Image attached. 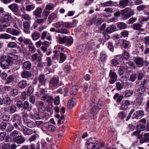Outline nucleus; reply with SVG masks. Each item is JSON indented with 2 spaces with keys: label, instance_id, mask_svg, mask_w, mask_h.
Returning <instances> with one entry per match:
<instances>
[{
  "label": "nucleus",
  "instance_id": "nucleus-25",
  "mask_svg": "<svg viewBox=\"0 0 149 149\" xmlns=\"http://www.w3.org/2000/svg\"><path fill=\"white\" fill-rule=\"evenodd\" d=\"M21 76L23 78H28L31 77V75L29 71L24 70L22 72Z\"/></svg>",
  "mask_w": 149,
  "mask_h": 149
},
{
  "label": "nucleus",
  "instance_id": "nucleus-52",
  "mask_svg": "<svg viewBox=\"0 0 149 149\" xmlns=\"http://www.w3.org/2000/svg\"><path fill=\"white\" fill-rule=\"evenodd\" d=\"M58 32L62 34H67L70 33L69 31L65 28H62L58 31Z\"/></svg>",
  "mask_w": 149,
  "mask_h": 149
},
{
  "label": "nucleus",
  "instance_id": "nucleus-10",
  "mask_svg": "<svg viewBox=\"0 0 149 149\" xmlns=\"http://www.w3.org/2000/svg\"><path fill=\"white\" fill-rule=\"evenodd\" d=\"M53 26L57 28L61 27L67 28V26H68V24L67 22H58L54 24Z\"/></svg>",
  "mask_w": 149,
  "mask_h": 149
},
{
  "label": "nucleus",
  "instance_id": "nucleus-21",
  "mask_svg": "<svg viewBox=\"0 0 149 149\" xmlns=\"http://www.w3.org/2000/svg\"><path fill=\"white\" fill-rule=\"evenodd\" d=\"M116 29V27L114 25H111L107 27L105 31L107 33H110L115 31Z\"/></svg>",
  "mask_w": 149,
  "mask_h": 149
},
{
  "label": "nucleus",
  "instance_id": "nucleus-61",
  "mask_svg": "<svg viewBox=\"0 0 149 149\" xmlns=\"http://www.w3.org/2000/svg\"><path fill=\"white\" fill-rule=\"evenodd\" d=\"M118 116L120 118L123 119L126 117V113L124 112L121 111L118 113Z\"/></svg>",
  "mask_w": 149,
  "mask_h": 149
},
{
  "label": "nucleus",
  "instance_id": "nucleus-62",
  "mask_svg": "<svg viewBox=\"0 0 149 149\" xmlns=\"http://www.w3.org/2000/svg\"><path fill=\"white\" fill-rule=\"evenodd\" d=\"M23 43L25 45H29L32 43V42L30 39L24 38Z\"/></svg>",
  "mask_w": 149,
  "mask_h": 149
},
{
  "label": "nucleus",
  "instance_id": "nucleus-20",
  "mask_svg": "<svg viewBox=\"0 0 149 149\" xmlns=\"http://www.w3.org/2000/svg\"><path fill=\"white\" fill-rule=\"evenodd\" d=\"M89 149H100L99 145L97 143H90L87 146Z\"/></svg>",
  "mask_w": 149,
  "mask_h": 149
},
{
  "label": "nucleus",
  "instance_id": "nucleus-13",
  "mask_svg": "<svg viewBox=\"0 0 149 149\" xmlns=\"http://www.w3.org/2000/svg\"><path fill=\"white\" fill-rule=\"evenodd\" d=\"M22 131L24 135H30L32 134L33 131L31 129L24 126H22Z\"/></svg>",
  "mask_w": 149,
  "mask_h": 149
},
{
  "label": "nucleus",
  "instance_id": "nucleus-32",
  "mask_svg": "<svg viewBox=\"0 0 149 149\" xmlns=\"http://www.w3.org/2000/svg\"><path fill=\"white\" fill-rule=\"evenodd\" d=\"M116 25L120 29H125L127 27V25L123 22H118L116 23Z\"/></svg>",
  "mask_w": 149,
  "mask_h": 149
},
{
  "label": "nucleus",
  "instance_id": "nucleus-34",
  "mask_svg": "<svg viewBox=\"0 0 149 149\" xmlns=\"http://www.w3.org/2000/svg\"><path fill=\"white\" fill-rule=\"evenodd\" d=\"M107 55L104 52H102L100 54V60L102 61H105L107 59Z\"/></svg>",
  "mask_w": 149,
  "mask_h": 149
},
{
  "label": "nucleus",
  "instance_id": "nucleus-46",
  "mask_svg": "<svg viewBox=\"0 0 149 149\" xmlns=\"http://www.w3.org/2000/svg\"><path fill=\"white\" fill-rule=\"evenodd\" d=\"M26 10L27 11L30 12L33 10L35 8V6L33 4L29 5L26 6Z\"/></svg>",
  "mask_w": 149,
  "mask_h": 149
},
{
  "label": "nucleus",
  "instance_id": "nucleus-50",
  "mask_svg": "<svg viewBox=\"0 0 149 149\" xmlns=\"http://www.w3.org/2000/svg\"><path fill=\"white\" fill-rule=\"evenodd\" d=\"M14 77L12 75L9 76L7 78L5 84H6L12 82L14 81Z\"/></svg>",
  "mask_w": 149,
  "mask_h": 149
},
{
  "label": "nucleus",
  "instance_id": "nucleus-30",
  "mask_svg": "<svg viewBox=\"0 0 149 149\" xmlns=\"http://www.w3.org/2000/svg\"><path fill=\"white\" fill-rule=\"evenodd\" d=\"M24 124L29 128H31L34 127H36V124L34 122L30 120L26 122Z\"/></svg>",
  "mask_w": 149,
  "mask_h": 149
},
{
  "label": "nucleus",
  "instance_id": "nucleus-54",
  "mask_svg": "<svg viewBox=\"0 0 149 149\" xmlns=\"http://www.w3.org/2000/svg\"><path fill=\"white\" fill-rule=\"evenodd\" d=\"M11 35L6 34L4 33L0 35V38L2 39H9L10 38Z\"/></svg>",
  "mask_w": 149,
  "mask_h": 149
},
{
  "label": "nucleus",
  "instance_id": "nucleus-41",
  "mask_svg": "<svg viewBox=\"0 0 149 149\" xmlns=\"http://www.w3.org/2000/svg\"><path fill=\"white\" fill-rule=\"evenodd\" d=\"M18 57V56L17 55L10 53L9 54V57L8 58L10 60H12V62L13 60L17 59Z\"/></svg>",
  "mask_w": 149,
  "mask_h": 149
},
{
  "label": "nucleus",
  "instance_id": "nucleus-26",
  "mask_svg": "<svg viewBox=\"0 0 149 149\" xmlns=\"http://www.w3.org/2000/svg\"><path fill=\"white\" fill-rule=\"evenodd\" d=\"M38 80L41 85L45 86L46 79H45V76L44 75L42 74L39 76Z\"/></svg>",
  "mask_w": 149,
  "mask_h": 149
},
{
  "label": "nucleus",
  "instance_id": "nucleus-12",
  "mask_svg": "<svg viewBox=\"0 0 149 149\" xmlns=\"http://www.w3.org/2000/svg\"><path fill=\"white\" fill-rule=\"evenodd\" d=\"M145 91L144 84H142L141 85L140 87L136 90L135 93L136 95L139 96L143 93Z\"/></svg>",
  "mask_w": 149,
  "mask_h": 149
},
{
  "label": "nucleus",
  "instance_id": "nucleus-35",
  "mask_svg": "<svg viewBox=\"0 0 149 149\" xmlns=\"http://www.w3.org/2000/svg\"><path fill=\"white\" fill-rule=\"evenodd\" d=\"M67 36H65L59 38L58 40V42L61 44H63L67 42Z\"/></svg>",
  "mask_w": 149,
  "mask_h": 149
},
{
  "label": "nucleus",
  "instance_id": "nucleus-51",
  "mask_svg": "<svg viewBox=\"0 0 149 149\" xmlns=\"http://www.w3.org/2000/svg\"><path fill=\"white\" fill-rule=\"evenodd\" d=\"M50 13L49 11L45 8L42 12V15L43 16L47 17Z\"/></svg>",
  "mask_w": 149,
  "mask_h": 149
},
{
  "label": "nucleus",
  "instance_id": "nucleus-60",
  "mask_svg": "<svg viewBox=\"0 0 149 149\" xmlns=\"http://www.w3.org/2000/svg\"><path fill=\"white\" fill-rule=\"evenodd\" d=\"M10 95L13 96H15L18 94V91L16 89H13L10 92Z\"/></svg>",
  "mask_w": 149,
  "mask_h": 149
},
{
  "label": "nucleus",
  "instance_id": "nucleus-48",
  "mask_svg": "<svg viewBox=\"0 0 149 149\" xmlns=\"http://www.w3.org/2000/svg\"><path fill=\"white\" fill-rule=\"evenodd\" d=\"M142 27V25L139 23L134 24L133 26V29L136 30H140Z\"/></svg>",
  "mask_w": 149,
  "mask_h": 149
},
{
  "label": "nucleus",
  "instance_id": "nucleus-14",
  "mask_svg": "<svg viewBox=\"0 0 149 149\" xmlns=\"http://www.w3.org/2000/svg\"><path fill=\"white\" fill-rule=\"evenodd\" d=\"M144 115V112L143 110H139L136 111L133 114V118H140Z\"/></svg>",
  "mask_w": 149,
  "mask_h": 149
},
{
  "label": "nucleus",
  "instance_id": "nucleus-3",
  "mask_svg": "<svg viewBox=\"0 0 149 149\" xmlns=\"http://www.w3.org/2000/svg\"><path fill=\"white\" fill-rule=\"evenodd\" d=\"M12 16L11 13H6L4 16L3 18L1 19V21L2 22H6L8 23L9 24H4L1 26V28L7 27L10 26V22L12 21Z\"/></svg>",
  "mask_w": 149,
  "mask_h": 149
},
{
  "label": "nucleus",
  "instance_id": "nucleus-45",
  "mask_svg": "<svg viewBox=\"0 0 149 149\" xmlns=\"http://www.w3.org/2000/svg\"><path fill=\"white\" fill-rule=\"evenodd\" d=\"M21 118L20 116L17 114H15L13 116V121H16L17 122V123H20L21 121Z\"/></svg>",
  "mask_w": 149,
  "mask_h": 149
},
{
  "label": "nucleus",
  "instance_id": "nucleus-29",
  "mask_svg": "<svg viewBox=\"0 0 149 149\" xmlns=\"http://www.w3.org/2000/svg\"><path fill=\"white\" fill-rule=\"evenodd\" d=\"M23 108L25 109H28L29 111H30L32 109V106H30L29 102L27 101H25L24 102L23 104Z\"/></svg>",
  "mask_w": 149,
  "mask_h": 149
},
{
  "label": "nucleus",
  "instance_id": "nucleus-1",
  "mask_svg": "<svg viewBox=\"0 0 149 149\" xmlns=\"http://www.w3.org/2000/svg\"><path fill=\"white\" fill-rule=\"evenodd\" d=\"M103 104L102 101L100 100H99L97 104L93 102H92L91 104L92 109L91 112L93 117L96 116L98 110L101 109V107L103 106Z\"/></svg>",
  "mask_w": 149,
  "mask_h": 149
},
{
  "label": "nucleus",
  "instance_id": "nucleus-15",
  "mask_svg": "<svg viewBox=\"0 0 149 149\" xmlns=\"http://www.w3.org/2000/svg\"><path fill=\"white\" fill-rule=\"evenodd\" d=\"M57 18V14L54 13H52L49 15L48 18V21L50 23L54 20H56Z\"/></svg>",
  "mask_w": 149,
  "mask_h": 149
},
{
  "label": "nucleus",
  "instance_id": "nucleus-63",
  "mask_svg": "<svg viewBox=\"0 0 149 149\" xmlns=\"http://www.w3.org/2000/svg\"><path fill=\"white\" fill-rule=\"evenodd\" d=\"M122 55L125 59L126 60H128L130 57L129 53L125 51L123 52Z\"/></svg>",
  "mask_w": 149,
  "mask_h": 149
},
{
  "label": "nucleus",
  "instance_id": "nucleus-7",
  "mask_svg": "<svg viewBox=\"0 0 149 149\" xmlns=\"http://www.w3.org/2000/svg\"><path fill=\"white\" fill-rule=\"evenodd\" d=\"M110 79L109 82L111 84L114 83L117 79V75L115 72L111 70L109 74Z\"/></svg>",
  "mask_w": 149,
  "mask_h": 149
},
{
  "label": "nucleus",
  "instance_id": "nucleus-64",
  "mask_svg": "<svg viewBox=\"0 0 149 149\" xmlns=\"http://www.w3.org/2000/svg\"><path fill=\"white\" fill-rule=\"evenodd\" d=\"M53 105L52 104H48L46 107V109L48 112H50L51 111Z\"/></svg>",
  "mask_w": 149,
  "mask_h": 149
},
{
  "label": "nucleus",
  "instance_id": "nucleus-19",
  "mask_svg": "<svg viewBox=\"0 0 149 149\" xmlns=\"http://www.w3.org/2000/svg\"><path fill=\"white\" fill-rule=\"evenodd\" d=\"M13 27L15 28L18 29L22 28V22L20 19L16 20L14 23Z\"/></svg>",
  "mask_w": 149,
  "mask_h": 149
},
{
  "label": "nucleus",
  "instance_id": "nucleus-4",
  "mask_svg": "<svg viewBox=\"0 0 149 149\" xmlns=\"http://www.w3.org/2000/svg\"><path fill=\"white\" fill-rule=\"evenodd\" d=\"M121 14L123 19H126L133 15L134 13L132 10L129 8H127L122 10Z\"/></svg>",
  "mask_w": 149,
  "mask_h": 149
},
{
  "label": "nucleus",
  "instance_id": "nucleus-28",
  "mask_svg": "<svg viewBox=\"0 0 149 149\" xmlns=\"http://www.w3.org/2000/svg\"><path fill=\"white\" fill-rule=\"evenodd\" d=\"M8 8L12 10L17 12L18 10V7L15 3H13L8 6Z\"/></svg>",
  "mask_w": 149,
  "mask_h": 149
},
{
  "label": "nucleus",
  "instance_id": "nucleus-57",
  "mask_svg": "<svg viewBox=\"0 0 149 149\" xmlns=\"http://www.w3.org/2000/svg\"><path fill=\"white\" fill-rule=\"evenodd\" d=\"M114 58L118 62H119V63L120 62H122L123 60V58L121 55H118L115 56Z\"/></svg>",
  "mask_w": 149,
  "mask_h": 149
},
{
  "label": "nucleus",
  "instance_id": "nucleus-6",
  "mask_svg": "<svg viewBox=\"0 0 149 149\" xmlns=\"http://www.w3.org/2000/svg\"><path fill=\"white\" fill-rule=\"evenodd\" d=\"M136 63L140 66H147L148 65V62L146 61H144V58L140 57L136 58L134 59Z\"/></svg>",
  "mask_w": 149,
  "mask_h": 149
},
{
  "label": "nucleus",
  "instance_id": "nucleus-43",
  "mask_svg": "<svg viewBox=\"0 0 149 149\" xmlns=\"http://www.w3.org/2000/svg\"><path fill=\"white\" fill-rule=\"evenodd\" d=\"M21 30L19 29L17 30L15 29H13V31L11 33V34L15 36H18L19 34L21 33Z\"/></svg>",
  "mask_w": 149,
  "mask_h": 149
},
{
  "label": "nucleus",
  "instance_id": "nucleus-16",
  "mask_svg": "<svg viewBox=\"0 0 149 149\" xmlns=\"http://www.w3.org/2000/svg\"><path fill=\"white\" fill-rule=\"evenodd\" d=\"M41 100H46L47 102H50L53 100L52 96L49 94H45L42 96Z\"/></svg>",
  "mask_w": 149,
  "mask_h": 149
},
{
  "label": "nucleus",
  "instance_id": "nucleus-9",
  "mask_svg": "<svg viewBox=\"0 0 149 149\" xmlns=\"http://www.w3.org/2000/svg\"><path fill=\"white\" fill-rule=\"evenodd\" d=\"M25 141V139L22 135L18 136L13 138V142L19 144L23 143Z\"/></svg>",
  "mask_w": 149,
  "mask_h": 149
},
{
  "label": "nucleus",
  "instance_id": "nucleus-27",
  "mask_svg": "<svg viewBox=\"0 0 149 149\" xmlns=\"http://www.w3.org/2000/svg\"><path fill=\"white\" fill-rule=\"evenodd\" d=\"M131 104L130 102L128 100H126L120 107V109L125 110L127 108L129 105Z\"/></svg>",
  "mask_w": 149,
  "mask_h": 149
},
{
  "label": "nucleus",
  "instance_id": "nucleus-36",
  "mask_svg": "<svg viewBox=\"0 0 149 149\" xmlns=\"http://www.w3.org/2000/svg\"><path fill=\"white\" fill-rule=\"evenodd\" d=\"M27 83L26 81L22 80L19 81L18 84V87L21 88H24L27 86Z\"/></svg>",
  "mask_w": 149,
  "mask_h": 149
},
{
  "label": "nucleus",
  "instance_id": "nucleus-42",
  "mask_svg": "<svg viewBox=\"0 0 149 149\" xmlns=\"http://www.w3.org/2000/svg\"><path fill=\"white\" fill-rule=\"evenodd\" d=\"M142 102V97L139 96L137 97L135 100L134 103L136 105L139 106Z\"/></svg>",
  "mask_w": 149,
  "mask_h": 149
},
{
  "label": "nucleus",
  "instance_id": "nucleus-33",
  "mask_svg": "<svg viewBox=\"0 0 149 149\" xmlns=\"http://www.w3.org/2000/svg\"><path fill=\"white\" fill-rule=\"evenodd\" d=\"M78 88L77 86H73L71 88L70 91V94L71 95H75L77 94Z\"/></svg>",
  "mask_w": 149,
  "mask_h": 149
},
{
  "label": "nucleus",
  "instance_id": "nucleus-55",
  "mask_svg": "<svg viewBox=\"0 0 149 149\" xmlns=\"http://www.w3.org/2000/svg\"><path fill=\"white\" fill-rule=\"evenodd\" d=\"M118 67H119L118 71V74L119 75H122L124 73L125 70L124 67L123 66H120Z\"/></svg>",
  "mask_w": 149,
  "mask_h": 149
},
{
  "label": "nucleus",
  "instance_id": "nucleus-37",
  "mask_svg": "<svg viewBox=\"0 0 149 149\" xmlns=\"http://www.w3.org/2000/svg\"><path fill=\"white\" fill-rule=\"evenodd\" d=\"M31 67V64L30 62L26 61L23 63V67L24 69L29 70Z\"/></svg>",
  "mask_w": 149,
  "mask_h": 149
},
{
  "label": "nucleus",
  "instance_id": "nucleus-47",
  "mask_svg": "<svg viewBox=\"0 0 149 149\" xmlns=\"http://www.w3.org/2000/svg\"><path fill=\"white\" fill-rule=\"evenodd\" d=\"M23 120L24 123L30 120L28 118V115L26 113H23Z\"/></svg>",
  "mask_w": 149,
  "mask_h": 149
},
{
  "label": "nucleus",
  "instance_id": "nucleus-22",
  "mask_svg": "<svg viewBox=\"0 0 149 149\" xmlns=\"http://www.w3.org/2000/svg\"><path fill=\"white\" fill-rule=\"evenodd\" d=\"M31 36L32 40H33L35 41L40 38V34L38 32L35 31L31 34Z\"/></svg>",
  "mask_w": 149,
  "mask_h": 149
},
{
  "label": "nucleus",
  "instance_id": "nucleus-18",
  "mask_svg": "<svg viewBox=\"0 0 149 149\" xmlns=\"http://www.w3.org/2000/svg\"><path fill=\"white\" fill-rule=\"evenodd\" d=\"M42 9L40 7H38L36 10L33 12V15L36 17H41V13Z\"/></svg>",
  "mask_w": 149,
  "mask_h": 149
},
{
  "label": "nucleus",
  "instance_id": "nucleus-2",
  "mask_svg": "<svg viewBox=\"0 0 149 149\" xmlns=\"http://www.w3.org/2000/svg\"><path fill=\"white\" fill-rule=\"evenodd\" d=\"M0 60L1 67L3 69L8 68L10 64L12 62V60H10L8 58H7L6 55H4L1 56Z\"/></svg>",
  "mask_w": 149,
  "mask_h": 149
},
{
  "label": "nucleus",
  "instance_id": "nucleus-8",
  "mask_svg": "<svg viewBox=\"0 0 149 149\" xmlns=\"http://www.w3.org/2000/svg\"><path fill=\"white\" fill-rule=\"evenodd\" d=\"M30 21H24L23 22L24 31L26 33H30V28L31 26Z\"/></svg>",
  "mask_w": 149,
  "mask_h": 149
},
{
  "label": "nucleus",
  "instance_id": "nucleus-17",
  "mask_svg": "<svg viewBox=\"0 0 149 149\" xmlns=\"http://www.w3.org/2000/svg\"><path fill=\"white\" fill-rule=\"evenodd\" d=\"M76 103V100L75 98H72L70 99L68 103V107L69 109H71Z\"/></svg>",
  "mask_w": 149,
  "mask_h": 149
},
{
  "label": "nucleus",
  "instance_id": "nucleus-38",
  "mask_svg": "<svg viewBox=\"0 0 149 149\" xmlns=\"http://www.w3.org/2000/svg\"><path fill=\"white\" fill-rule=\"evenodd\" d=\"M60 60L59 63H62L64 62L66 58V55L63 53H61L59 55Z\"/></svg>",
  "mask_w": 149,
  "mask_h": 149
},
{
  "label": "nucleus",
  "instance_id": "nucleus-23",
  "mask_svg": "<svg viewBox=\"0 0 149 149\" xmlns=\"http://www.w3.org/2000/svg\"><path fill=\"white\" fill-rule=\"evenodd\" d=\"M144 137L141 139L140 143L142 144L144 142H149V133H146L144 135Z\"/></svg>",
  "mask_w": 149,
  "mask_h": 149
},
{
  "label": "nucleus",
  "instance_id": "nucleus-31",
  "mask_svg": "<svg viewBox=\"0 0 149 149\" xmlns=\"http://www.w3.org/2000/svg\"><path fill=\"white\" fill-rule=\"evenodd\" d=\"M47 92L46 90L44 89H41L39 92H37L36 94L37 96L40 97H42V96L45 94H47L46 93Z\"/></svg>",
  "mask_w": 149,
  "mask_h": 149
},
{
  "label": "nucleus",
  "instance_id": "nucleus-44",
  "mask_svg": "<svg viewBox=\"0 0 149 149\" xmlns=\"http://www.w3.org/2000/svg\"><path fill=\"white\" fill-rule=\"evenodd\" d=\"M31 58L33 61H36L38 60V61H40L41 60L40 57L38 56V54L36 53L32 56Z\"/></svg>",
  "mask_w": 149,
  "mask_h": 149
},
{
  "label": "nucleus",
  "instance_id": "nucleus-24",
  "mask_svg": "<svg viewBox=\"0 0 149 149\" xmlns=\"http://www.w3.org/2000/svg\"><path fill=\"white\" fill-rule=\"evenodd\" d=\"M120 45L124 48H127L130 46V43L129 41L124 40H121Z\"/></svg>",
  "mask_w": 149,
  "mask_h": 149
},
{
  "label": "nucleus",
  "instance_id": "nucleus-40",
  "mask_svg": "<svg viewBox=\"0 0 149 149\" xmlns=\"http://www.w3.org/2000/svg\"><path fill=\"white\" fill-rule=\"evenodd\" d=\"M68 24V26H67V28H72L74 27L77 26V24L78 23V21L75 19L73 20L72 23H70L68 22H67Z\"/></svg>",
  "mask_w": 149,
  "mask_h": 149
},
{
  "label": "nucleus",
  "instance_id": "nucleus-5",
  "mask_svg": "<svg viewBox=\"0 0 149 149\" xmlns=\"http://www.w3.org/2000/svg\"><path fill=\"white\" fill-rule=\"evenodd\" d=\"M42 128L43 131L46 132H53L56 130V127L54 126L46 123L43 125Z\"/></svg>",
  "mask_w": 149,
  "mask_h": 149
},
{
  "label": "nucleus",
  "instance_id": "nucleus-58",
  "mask_svg": "<svg viewBox=\"0 0 149 149\" xmlns=\"http://www.w3.org/2000/svg\"><path fill=\"white\" fill-rule=\"evenodd\" d=\"M102 34L103 35L104 37V40L105 41H106L109 39L110 36L108 34V33H107V32L104 31L103 32Z\"/></svg>",
  "mask_w": 149,
  "mask_h": 149
},
{
  "label": "nucleus",
  "instance_id": "nucleus-56",
  "mask_svg": "<svg viewBox=\"0 0 149 149\" xmlns=\"http://www.w3.org/2000/svg\"><path fill=\"white\" fill-rule=\"evenodd\" d=\"M54 7V6L53 4L50 3L49 4L46 5L45 8L49 11L53 10Z\"/></svg>",
  "mask_w": 149,
  "mask_h": 149
},
{
  "label": "nucleus",
  "instance_id": "nucleus-11",
  "mask_svg": "<svg viewBox=\"0 0 149 149\" xmlns=\"http://www.w3.org/2000/svg\"><path fill=\"white\" fill-rule=\"evenodd\" d=\"M59 82V78L58 77L54 76L50 80L49 84L54 87L58 86Z\"/></svg>",
  "mask_w": 149,
  "mask_h": 149
},
{
  "label": "nucleus",
  "instance_id": "nucleus-49",
  "mask_svg": "<svg viewBox=\"0 0 149 149\" xmlns=\"http://www.w3.org/2000/svg\"><path fill=\"white\" fill-rule=\"evenodd\" d=\"M146 127V126L145 125L141 124L137 125L136 126L137 130H140V132H141V131L145 130Z\"/></svg>",
  "mask_w": 149,
  "mask_h": 149
},
{
  "label": "nucleus",
  "instance_id": "nucleus-53",
  "mask_svg": "<svg viewBox=\"0 0 149 149\" xmlns=\"http://www.w3.org/2000/svg\"><path fill=\"white\" fill-rule=\"evenodd\" d=\"M22 17L24 19L27 20H30L31 19V17L27 14L24 13L22 15Z\"/></svg>",
  "mask_w": 149,
  "mask_h": 149
},
{
  "label": "nucleus",
  "instance_id": "nucleus-39",
  "mask_svg": "<svg viewBox=\"0 0 149 149\" xmlns=\"http://www.w3.org/2000/svg\"><path fill=\"white\" fill-rule=\"evenodd\" d=\"M128 0H121L119 2V5L122 8H124L127 6L129 3Z\"/></svg>",
  "mask_w": 149,
  "mask_h": 149
},
{
  "label": "nucleus",
  "instance_id": "nucleus-59",
  "mask_svg": "<svg viewBox=\"0 0 149 149\" xmlns=\"http://www.w3.org/2000/svg\"><path fill=\"white\" fill-rule=\"evenodd\" d=\"M17 44L14 42H10L8 44V46L10 48H14L17 46Z\"/></svg>",
  "mask_w": 149,
  "mask_h": 149
}]
</instances>
